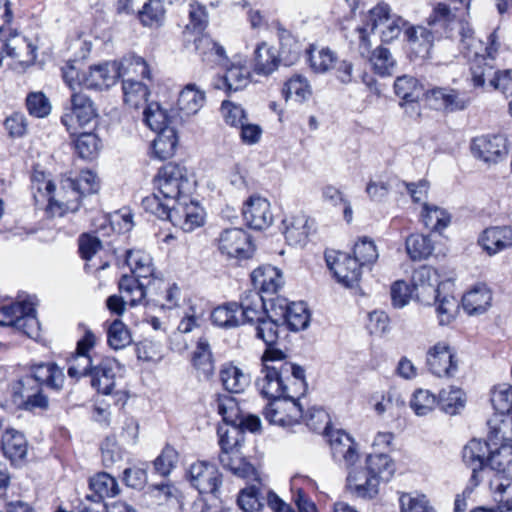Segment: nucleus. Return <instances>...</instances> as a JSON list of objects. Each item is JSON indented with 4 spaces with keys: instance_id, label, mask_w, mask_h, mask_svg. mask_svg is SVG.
<instances>
[{
    "instance_id": "nucleus-60",
    "label": "nucleus",
    "mask_w": 512,
    "mask_h": 512,
    "mask_svg": "<svg viewBox=\"0 0 512 512\" xmlns=\"http://www.w3.org/2000/svg\"><path fill=\"white\" fill-rule=\"evenodd\" d=\"M438 403L437 396L426 389H417L412 396L410 406L419 416L427 415Z\"/></svg>"
},
{
    "instance_id": "nucleus-4",
    "label": "nucleus",
    "mask_w": 512,
    "mask_h": 512,
    "mask_svg": "<svg viewBox=\"0 0 512 512\" xmlns=\"http://www.w3.org/2000/svg\"><path fill=\"white\" fill-rule=\"evenodd\" d=\"M460 25L461 45L467 51L468 57L473 55L470 66L473 85L475 87H483L484 76L486 74H491L493 69V61L495 60L499 49V42L496 31H493L489 34L487 38V45L484 48V53L481 54L478 51V47L482 48V41L474 38V32L470 26L463 23Z\"/></svg>"
},
{
    "instance_id": "nucleus-33",
    "label": "nucleus",
    "mask_w": 512,
    "mask_h": 512,
    "mask_svg": "<svg viewBox=\"0 0 512 512\" xmlns=\"http://www.w3.org/2000/svg\"><path fill=\"white\" fill-rule=\"evenodd\" d=\"M309 220L304 214L291 216L283 220L284 236L291 246H301L306 243L309 235Z\"/></svg>"
},
{
    "instance_id": "nucleus-51",
    "label": "nucleus",
    "mask_w": 512,
    "mask_h": 512,
    "mask_svg": "<svg viewBox=\"0 0 512 512\" xmlns=\"http://www.w3.org/2000/svg\"><path fill=\"white\" fill-rule=\"evenodd\" d=\"M122 90L125 104L132 108H138L146 103L149 96L147 86L139 81L123 80Z\"/></svg>"
},
{
    "instance_id": "nucleus-63",
    "label": "nucleus",
    "mask_w": 512,
    "mask_h": 512,
    "mask_svg": "<svg viewBox=\"0 0 512 512\" xmlns=\"http://www.w3.org/2000/svg\"><path fill=\"white\" fill-rule=\"evenodd\" d=\"M354 258L362 265H370L378 258V252L373 240L363 237L355 243L353 249Z\"/></svg>"
},
{
    "instance_id": "nucleus-40",
    "label": "nucleus",
    "mask_w": 512,
    "mask_h": 512,
    "mask_svg": "<svg viewBox=\"0 0 512 512\" xmlns=\"http://www.w3.org/2000/svg\"><path fill=\"white\" fill-rule=\"evenodd\" d=\"M394 92L405 103H415L425 95L423 85L413 76H399L394 81Z\"/></svg>"
},
{
    "instance_id": "nucleus-22",
    "label": "nucleus",
    "mask_w": 512,
    "mask_h": 512,
    "mask_svg": "<svg viewBox=\"0 0 512 512\" xmlns=\"http://www.w3.org/2000/svg\"><path fill=\"white\" fill-rule=\"evenodd\" d=\"M404 38L408 42L411 51L421 59L430 57L435 41L439 39L426 26L409 25L404 30Z\"/></svg>"
},
{
    "instance_id": "nucleus-32",
    "label": "nucleus",
    "mask_w": 512,
    "mask_h": 512,
    "mask_svg": "<svg viewBox=\"0 0 512 512\" xmlns=\"http://www.w3.org/2000/svg\"><path fill=\"white\" fill-rule=\"evenodd\" d=\"M366 469L371 476L381 481H389L395 473L396 466L389 454L374 451L365 458Z\"/></svg>"
},
{
    "instance_id": "nucleus-55",
    "label": "nucleus",
    "mask_w": 512,
    "mask_h": 512,
    "mask_svg": "<svg viewBox=\"0 0 512 512\" xmlns=\"http://www.w3.org/2000/svg\"><path fill=\"white\" fill-rule=\"evenodd\" d=\"M142 207L157 218L170 221L174 203L161 198L159 193H153L143 198Z\"/></svg>"
},
{
    "instance_id": "nucleus-25",
    "label": "nucleus",
    "mask_w": 512,
    "mask_h": 512,
    "mask_svg": "<svg viewBox=\"0 0 512 512\" xmlns=\"http://www.w3.org/2000/svg\"><path fill=\"white\" fill-rule=\"evenodd\" d=\"M29 374L35 379L36 385L42 389L46 387L60 391L65 381L63 369L52 362L32 365Z\"/></svg>"
},
{
    "instance_id": "nucleus-64",
    "label": "nucleus",
    "mask_w": 512,
    "mask_h": 512,
    "mask_svg": "<svg viewBox=\"0 0 512 512\" xmlns=\"http://www.w3.org/2000/svg\"><path fill=\"white\" fill-rule=\"evenodd\" d=\"M400 512H435L425 495L413 496L402 493L399 498Z\"/></svg>"
},
{
    "instance_id": "nucleus-24",
    "label": "nucleus",
    "mask_w": 512,
    "mask_h": 512,
    "mask_svg": "<svg viewBox=\"0 0 512 512\" xmlns=\"http://www.w3.org/2000/svg\"><path fill=\"white\" fill-rule=\"evenodd\" d=\"M218 459L223 468L233 474L242 478L253 479L258 483L261 482L257 470L241 455L240 450H220Z\"/></svg>"
},
{
    "instance_id": "nucleus-57",
    "label": "nucleus",
    "mask_w": 512,
    "mask_h": 512,
    "mask_svg": "<svg viewBox=\"0 0 512 512\" xmlns=\"http://www.w3.org/2000/svg\"><path fill=\"white\" fill-rule=\"evenodd\" d=\"M94 128L89 132H80L74 141L75 150L79 158L85 161H92L96 156V134Z\"/></svg>"
},
{
    "instance_id": "nucleus-37",
    "label": "nucleus",
    "mask_w": 512,
    "mask_h": 512,
    "mask_svg": "<svg viewBox=\"0 0 512 512\" xmlns=\"http://www.w3.org/2000/svg\"><path fill=\"white\" fill-rule=\"evenodd\" d=\"M219 376L224 389L230 393H241L250 384V376L231 363L222 365Z\"/></svg>"
},
{
    "instance_id": "nucleus-62",
    "label": "nucleus",
    "mask_w": 512,
    "mask_h": 512,
    "mask_svg": "<svg viewBox=\"0 0 512 512\" xmlns=\"http://www.w3.org/2000/svg\"><path fill=\"white\" fill-rule=\"evenodd\" d=\"M189 23L186 25L187 30L201 34L208 26V14L206 7L197 1L189 3Z\"/></svg>"
},
{
    "instance_id": "nucleus-38",
    "label": "nucleus",
    "mask_w": 512,
    "mask_h": 512,
    "mask_svg": "<svg viewBox=\"0 0 512 512\" xmlns=\"http://www.w3.org/2000/svg\"><path fill=\"white\" fill-rule=\"evenodd\" d=\"M205 92L195 84H187L179 93L177 106L185 116L196 114L205 103Z\"/></svg>"
},
{
    "instance_id": "nucleus-59",
    "label": "nucleus",
    "mask_w": 512,
    "mask_h": 512,
    "mask_svg": "<svg viewBox=\"0 0 512 512\" xmlns=\"http://www.w3.org/2000/svg\"><path fill=\"white\" fill-rule=\"evenodd\" d=\"M282 93L286 100L294 98L298 102H303L310 96L311 91L306 79L297 75L285 83Z\"/></svg>"
},
{
    "instance_id": "nucleus-53",
    "label": "nucleus",
    "mask_w": 512,
    "mask_h": 512,
    "mask_svg": "<svg viewBox=\"0 0 512 512\" xmlns=\"http://www.w3.org/2000/svg\"><path fill=\"white\" fill-rule=\"evenodd\" d=\"M237 505L242 512H260L264 507L260 488L250 485L241 489L237 496Z\"/></svg>"
},
{
    "instance_id": "nucleus-13",
    "label": "nucleus",
    "mask_w": 512,
    "mask_h": 512,
    "mask_svg": "<svg viewBox=\"0 0 512 512\" xmlns=\"http://www.w3.org/2000/svg\"><path fill=\"white\" fill-rule=\"evenodd\" d=\"M120 370V364L115 358H102L98 364V394L109 396L115 406H123L127 401V395L123 391L114 390L115 377Z\"/></svg>"
},
{
    "instance_id": "nucleus-21",
    "label": "nucleus",
    "mask_w": 512,
    "mask_h": 512,
    "mask_svg": "<svg viewBox=\"0 0 512 512\" xmlns=\"http://www.w3.org/2000/svg\"><path fill=\"white\" fill-rule=\"evenodd\" d=\"M425 98L435 109L447 112L464 110L469 101L461 97L460 93L451 88L434 87L425 91Z\"/></svg>"
},
{
    "instance_id": "nucleus-42",
    "label": "nucleus",
    "mask_w": 512,
    "mask_h": 512,
    "mask_svg": "<svg viewBox=\"0 0 512 512\" xmlns=\"http://www.w3.org/2000/svg\"><path fill=\"white\" fill-rule=\"evenodd\" d=\"M103 326L107 334V344L111 349L121 350L131 344V332L121 320L106 321Z\"/></svg>"
},
{
    "instance_id": "nucleus-8",
    "label": "nucleus",
    "mask_w": 512,
    "mask_h": 512,
    "mask_svg": "<svg viewBox=\"0 0 512 512\" xmlns=\"http://www.w3.org/2000/svg\"><path fill=\"white\" fill-rule=\"evenodd\" d=\"M487 458L480 455L475 450H463V462L472 470L471 482L477 486L481 478L479 473L489 466L492 470L498 472L497 475L512 472V450H489Z\"/></svg>"
},
{
    "instance_id": "nucleus-44",
    "label": "nucleus",
    "mask_w": 512,
    "mask_h": 512,
    "mask_svg": "<svg viewBox=\"0 0 512 512\" xmlns=\"http://www.w3.org/2000/svg\"><path fill=\"white\" fill-rule=\"evenodd\" d=\"M213 405L216 406L218 413L226 424L232 427L239 424L242 412L234 397L228 394H216Z\"/></svg>"
},
{
    "instance_id": "nucleus-54",
    "label": "nucleus",
    "mask_w": 512,
    "mask_h": 512,
    "mask_svg": "<svg viewBox=\"0 0 512 512\" xmlns=\"http://www.w3.org/2000/svg\"><path fill=\"white\" fill-rule=\"evenodd\" d=\"M441 409L450 415H455L464 407V393L461 389L450 387L448 390L442 389L437 397Z\"/></svg>"
},
{
    "instance_id": "nucleus-43",
    "label": "nucleus",
    "mask_w": 512,
    "mask_h": 512,
    "mask_svg": "<svg viewBox=\"0 0 512 512\" xmlns=\"http://www.w3.org/2000/svg\"><path fill=\"white\" fill-rule=\"evenodd\" d=\"M139 22L144 27H160L165 20V9L161 0H146L136 12Z\"/></svg>"
},
{
    "instance_id": "nucleus-20",
    "label": "nucleus",
    "mask_w": 512,
    "mask_h": 512,
    "mask_svg": "<svg viewBox=\"0 0 512 512\" xmlns=\"http://www.w3.org/2000/svg\"><path fill=\"white\" fill-rule=\"evenodd\" d=\"M93 344L94 334L91 331H88L84 338L78 341L76 353L72 356L67 369V374L70 378L78 380L91 373L92 358L88 351Z\"/></svg>"
},
{
    "instance_id": "nucleus-35",
    "label": "nucleus",
    "mask_w": 512,
    "mask_h": 512,
    "mask_svg": "<svg viewBox=\"0 0 512 512\" xmlns=\"http://www.w3.org/2000/svg\"><path fill=\"white\" fill-rule=\"evenodd\" d=\"M280 61L279 55L273 47L268 46L265 42L259 43L254 50L253 67L258 75H270L277 68Z\"/></svg>"
},
{
    "instance_id": "nucleus-58",
    "label": "nucleus",
    "mask_w": 512,
    "mask_h": 512,
    "mask_svg": "<svg viewBox=\"0 0 512 512\" xmlns=\"http://www.w3.org/2000/svg\"><path fill=\"white\" fill-rule=\"evenodd\" d=\"M491 403L494 410L501 414H509L512 411V386L500 384L494 388L491 396Z\"/></svg>"
},
{
    "instance_id": "nucleus-50",
    "label": "nucleus",
    "mask_w": 512,
    "mask_h": 512,
    "mask_svg": "<svg viewBox=\"0 0 512 512\" xmlns=\"http://www.w3.org/2000/svg\"><path fill=\"white\" fill-rule=\"evenodd\" d=\"M369 60L374 72L382 77L391 76L397 66L390 50L382 46L377 47L372 52Z\"/></svg>"
},
{
    "instance_id": "nucleus-18",
    "label": "nucleus",
    "mask_w": 512,
    "mask_h": 512,
    "mask_svg": "<svg viewBox=\"0 0 512 512\" xmlns=\"http://www.w3.org/2000/svg\"><path fill=\"white\" fill-rule=\"evenodd\" d=\"M471 150L479 159L496 163L508 153L507 139L501 134L479 136L473 139Z\"/></svg>"
},
{
    "instance_id": "nucleus-17",
    "label": "nucleus",
    "mask_w": 512,
    "mask_h": 512,
    "mask_svg": "<svg viewBox=\"0 0 512 512\" xmlns=\"http://www.w3.org/2000/svg\"><path fill=\"white\" fill-rule=\"evenodd\" d=\"M170 222L184 232H192L204 224V211L188 197L174 204Z\"/></svg>"
},
{
    "instance_id": "nucleus-56",
    "label": "nucleus",
    "mask_w": 512,
    "mask_h": 512,
    "mask_svg": "<svg viewBox=\"0 0 512 512\" xmlns=\"http://www.w3.org/2000/svg\"><path fill=\"white\" fill-rule=\"evenodd\" d=\"M123 63L117 61L98 64V89L115 85L122 75Z\"/></svg>"
},
{
    "instance_id": "nucleus-29",
    "label": "nucleus",
    "mask_w": 512,
    "mask_h": 512,
    "mask_svg": "<svg viewBox=\"0 0 512 512\" xmlns=\"http://www.w3.org/2000/svg\"><path fill=\"white\" fill-rule=\"evenodd\" d=\"M479 242L488 254L493 255L512 246V227H490L484 230Z\"/></svg>"
},
{
    "instance_id": "nucleus-45",
    "label": "nucleus",
    "mask_w": 512,
    "mask_h": 512,
    "mask_svg": "<svg viewBox=\"0 0 512 512\" xmlns=\"http://www.w3.org/2000/svg\"><path fill=\"white\" fill-rule=\"evenodd\" d=\"M305 52L311 69L316 73L327 72L336 62V56L329 48L318 49L310 44Z\"/></svg>"
},
{
    "instance_id": "nucleus-34",
    "label": "nucleus",
    "mask_w": 512,
    "mask_h": 512,
    "mask_svg": "<svg viewBox=\"0 0 512 512\" xmlns=\"http://www.w3.org/2000/svg\"><path fill=\"white\" fill-rule=\"evenodd\" d=\"M492 300L490 290L484 284H478L462 297L463 309L469 314H480L487 310Z\"/></svg>"
},
{
    "instance_id": "nucleus-49",
    "label": "nucleus",
    "mask_w": 512,
    "mask_h": 512,
    "mask_svg": "<svg viewBox=\"0 0 512 512\" xmlns=\"http://www.w3.org/2000/svg\"><path fill=\"white\" fill-rule=\"evenodd\" d=\"M422 221L425 227L431 231H441L449 225L451 217L446 210L425 203L422 210Z\"/></svg>"
},
{
    "instance_id": "nucleus-39",
    "label": "nucleus",
    "mask_w": 512,
    "mask_h": 512,
    "mask_svg": "<svg viewBox=\"0 0 512 512\" xmlns=\"http://www.w3.org/2000/svg\"><path fill=\"white\" fill-rule=\"evenodd\" d=\"M132 226V215L130 213L115 212L98 215V233L101 232L103 236H108L111 232H127L131 230Z\"/></svg>"
},
{
    "instance_id": "nucleus-30",
    "label": "nucleus",
    "mask_w": 512,
    "mask_h": 512,
    "mask_svg": "<svg viewBox=\"0 0 512 512\" xmlns=\"http://www.w3.org/2000/svg\"><path fill=\"white\" fill-rule=\"evenodd\" d=\"M251 281L255 292L274 294L282 285L281 272L273 267H259L251 273Z\"/></svg>"
},
{
    "instance_id": "nucleus-14",
    "label": "nucleus",
    "mask_w": 512,
    "mask_h": 512,
    "mask_svg": "<svg viewBox=\"0 0 512 512\" xmlns=\"http://www.w3.org/2000/svg\"><path fill=\"white\" fill-rule=\"evenodd\" d=\"M191 485L200 494L216 495L222 484V477L217 467L206 461L192 464L188 470Z\"/></svg>"
},
{
    "instance_id": "nucleus-41",
    "label": "nucleus",
    "mask_w": 512,
    "mask_h": 512,
    "mask_svg": "<svg viewBox=\"0 0 512 512\" xmlns=\"http://www.w3.org/2000/svg\"><path fill=\"white\" fill-rule=\"evenodd\" d=\"M180 296L179 287L174 284H168L163 279L161 288H152L151 293L142 304H149L152 302L162 308L172 309L178 305Z\"/></svg>"
},
{
    "instance_id": "nucleus-19",
    "label": "nucleus",
    "mask_w": 512,
    "mask_h": 512,
    "mask_svg": "<svg viewBox=\"0 0 512 512\" xmlns=\"http://www.w3.org/2000/svg\"><path fill=\"white\" fill-rule=\"evenodd\" d=\"M242 215L246 225L254 230L266 229L273 221L269 201L260 196H251L245 202Z\"/></svg>"
},
{
    "instance_id": "nucleus-36",
    "label": "nucleus",
    "mask_w": 512,
    "mask_h": 512,
    "mask_svg": "<svg viewBox=\"0 0 512 512\" xmlns=\"http://www.w3.org/2000/svg\"><path fill=\"white\" fill-rule=\"evenodd\" d=\"M489 432L484 444L487 448L495 446L496 448H512V423L507 420L487 422Z\"/></svg>"
},
{
    "instance_id": "nucleus-52",
    "label": "nucleus",
    "mask_w": 512,
    "mask_h": 512,
    "mask_svg": "<svg viewBox=\"0 0 512 512\" xmlns=\"http://www.w3.org/2000/svg\"><path fill=\"white\" fill-rule=\"evenodd\" d=\"M283 373L289 383V389L295 396V401L299 402V398L303 396L307 389L305 380V370L296 364H282Z\"/></svg>"
},
{
    "instance_id": "nucleus-12",
    "label": "nucleus",
    "mask_w": 512,
    "mask_h": 512,
    "mask_svg": "<svg viewBox=\"0 0 512 512\" xmlns=\"http://www.w3.org/2000/svg\"><path fill=\"white\" fill-rule=\"evenodd\" d=\"M26 54L23 62H32L36 59V47L25 37H21L10 28H0V67L5 57L20 59Z\"/></svg>"
},
{
    "instance_id": "nucleus-61",
    "label": "nucleus",
    "mask_w": 512,
    "mask_h": 512,
    "mask_svg": "<svg viewBox=\"0 0 512 512\" xmlns=\"http://www.w3.org/2000/svg\"><path fill=\"white\" fill-rule=\"evenodd\" d=\"M490 489L495 494L496 500L505 506L511 507L512 505V477L504 475H495L490 480Z\"/></svg>"
},
{
    "instance_id": "nucleus-23",
    "label": "nucleus",
    "mask_w": 512,
    "mask_h": 512,
    "mask_svg": "<svg viewBox=\"0 0 512 512\" xmlns=\"http://www.w3.org/2000/svg\"><path fill=\"white\" fill-rule=\"evenodd\" d=\"M223 76L218 77L213 83L215 89L224 90L230 94L244 89L251 80V73L247 66L231 63L226 65Z\"/></svg>"
},
{
    "instance_id": "nucleus-16",
    "label": "nucleus",
    "mask_w": 512,
    "mask_h": 512,
    "mask_svg": "<svg viewBox=\"0 0 512 512\" xmlns=\"http://www.w3.org/2000/svg\"><path fill=\"white\" fill-rule=\"evenodd\" d=\"M276 305L281 324H286L291 331L306 329L310 322V312L303 301L288 303L284 298L270 299Z\"/></svg>"
},
{
    "instance_id": "nucleus-31",
    "label": "nucleus",
    "mask_w": 512,
    "mask_h": 512,
    "mask_svg": "<svg viewBox=\"0 0 512 512\" xmlns=\"http://www.w3.org/2000/svg\"><path fill=\"white\" fill-rule=\"evenodd\" d=\"M211 321L214 325L222 328H234L244 325L242 298L240 303L231 302L215 308L211 312Z\"/></svg>"
},
{
    "instance_id": "nucleus-1",
    "label": "nucleus",
    "mask_w": 512,
    "mask_h": 512,
    "mask_svg": "<svg viewBox=\"0 0 512 512\" xmlns=\"http://www.w3.org/2000/svg\"><path fill=\"white\" fill-rule=\"evenodd\" d=\"M93 43L91 41H81L78 58L69 61L62 68V76L65 83L74 92L71 96L72 113L80 127H84L96 118V108L94 102L86 91L96 90V77L94 71L96 64H90L84 67L83 60L91 52Z\"/></svg>"
},
{
    "instance_id": "nucleus-27",
    "label": "nucleus",
    "mask_w": 512,
    "mask_h": 512,
    "mask_svg": "<svg viewBox=\"0 0 512 512\" xmlns=\"http://www.w3.org/2000/svg\"><path fill=\"white\" fill-rule=\"evenodd\" d=\"M191 363L199 379L208 380L214 375L215 361L206 337H200L197 340L196 347L192 352Z\"/></svg>"
},
{
    "instance_id": "nucleus-46",
    "label": "nucleus",
    "mask_w": 512,
    "mask_h": 512,
    "mask_svg": "<svg viewBox=\"0 0 512 512\" xmlns=\"http://www.w3.org/2000/svg\"><path fill=\"white\" fill-rule=\"evenodd\" d=\"M405 246L407 254L413 261L427 259L434 250L431 239L422 234H411L406 239Z\"/></svg>"
},
{
    "instance_id": "nucleus-26",
    "label": "nucleus",
    "mask_w": 512,
    "mask_h": 512,
    "mask_svg": "<svg viewBox=\"0 0 512 512\" xmlns=\"http://www.w3.org/2000/svg\"><path fill=\"white\" fill-rule=\"evenodd\" d=\"M426 22V27L440 40L451 36L453 25L456 24V16L447 4L438 3Z\"/></svg>"
},
{
    "instance_id": "nucleus-3",
    "label": "nucleus",
    "mask_w": 512,
    "mask_h": 512,
    "mask_svg": "<svg viewBox=\"0 0 512 512\" xmlns=\"http://www.w3.org/2000/svg\"><path fill=\"white\" fill-rule=\"evenodd\" d=\"M265 302L264 296L255 291H248L242 296L245 324L254 325L256 338L270 346L277 343L278 329L282 324L276 305L271 302V308L267 309Z\"/></svg>"
},
{
    "instance_id": "nucleus-5",
    "label": "nucleus",
    "mask_w": 512,
    "mask_h": 512,
    "mask_svg": "<svg viewBox=\"0 0 512 512\" xmlns=\"http://www.w3.org/2000/svg\"><path fill=\"white\" fill-rule=\"evenodd\" d=\"M154 182L159 194L174 204L190 197L192 183L183 165L168 162L158 170Z\"/></svg>"
},
{
    "instance_id": "nucleus-10",
    "label": "nucleus",
    "mask_w": 512,
    "mask_h": 512,
    "mask_svg": "<svg viewBox=\"0 0 512 512\" xmlns=\"http://www.w3.org/2000/svg\"><path fill=\"white\" fill-rule=\"evenodd\" d=\"M218 249L228 258L249 259L254 252L250 235L241 228L223 230L218 237Z\"/></svg>"
},
{
    "instance_id": "nucleus-6",
    "label": "nucleus",
    "mask_w": 512,
    "mask_h": 512,
    "mask_svg": "<svg viewBox=\"0 0 512 512\" xmlns=\"http://www.w3.org/2000/svg\"><path fill=\"white\" fill-rule=\"evenodd\" d=\"M0 326L10 327L30 338L38 337L40 325L32 298L0 304Z\"/></svg>"
},
{
    "instance_id": "nucleus-7",
    "label": "nucleus",
    "mask_w": 512,
    "mask_h": 512,
    "mask_svg": "<svg viewBox=\"0 0 512 512\" xmlns=\"http://www.w3.org/2000/svg\"><path fill=\"white\" fill-rule=\"evenodd\" d=\"M261 373L263 376L256 381L260 394L271 402L280 399L290 400L293 408L300 415L301 405L295 401V396L292 394L291 389H289V383L283 373V367L280 365L279 367L266 366V368H262Z\"/></svg>"
},
{
    "instance_id": "nucleus-11",
    "label": "nucleus",
    "mask_w": 512,
    "mask_h": 512,
    "mask_svg": "<svg viewBox=\"0 0 512 512\" xmlns=\"http://www.w3.org/2000/svg\"><path fill=\"white\" fill-rule=\"evenodd\" d=\"M325 260L338 282L347 287H353L359 282L362 265L353 256L332 252L325 254Z\"/></svg>"
},
{
    "instance_id": "nucleus-48",
    "label": "nucleus",
    "mask_w": 512,
    "mask_h": 512,
    "mask_svg": "<svg viewBox=\"0 0 512 512\" xmlns=\"http://www.w3.org/2000/svg\"><path fill=\"white\" fill-rule=\"evenodd\" d=\"M177 144L178 137L174 129L157 132L152 144L153 153L159 160H166L175 154Z\"/></svg>"
},
{
    "instance_id": "nucleus-2",
    "label": "nucleus",
    "mask_w": 512,
    "mask_h": 512,
    "mask_svg": "<svg viewBox=\"0 0 512 512\" xmlns=\"http://www.w3.org/2000/svg\"><path fill=\"white\" fill-rule=\"evenodd\" d=\"M124 263L130 268L131 274L120 278L119 292L130 306H137L146 300L152 288H161L163 278L156 274L152 257L143 250H126Z\"/></svg>"
},
{
    "instance_id": "nucleus-47",
    "label": "nucleus",
    "mask_w": 512,
    "mask_h": 512,
    "mask_svg": "<svg viewBox=\"0 0 512 512\" xmlns=\"http://www.w3.org/2000/svg\"><path fill=\"white\" fill-rule=\"evenodd\" d=\"M143 119L146 125L155 132L173 130L170 128V117L157 103H151L145 108Z\"/></svg>"
},
{
    "instance_id": "nucleus-9",
    "label": "nucleus",
    "mask_w": 512,
    "mask_h": 512,
    "mask_svg": "<svg viewBox=\"0 0 512 512\" xmlns=\"http://www.w3.org/2000/svg\"><path fill=\"white\" fill-rule=\"evenodd\" d=\"M367 25L371 32H374L379 26H384L381 30V40L389 43L398 38L402 30L409 26V23L400 16L391 15L390 6L381 2L369 11Z\"/></svg>"
},
{
    "instance_id": "nucleus-28",
    "label": "nucleus",
    "mask_w": 512,
    "mask_h": 512,
    "mask_svg": "<svg viewBox=\"0 0 512 512\" xmlns=\"http://www.w3.org/2000/svg\"><path fill=\"white\" fill-rule=\"evenodd\" d=\"M277 36L280 45L278 55L281 63L284 66L295 64L303 52V44L296 36L281 25L277 27Z\"/></svg>"
},
{
    "instance_id": "nucleus-15",
    "label": "nucleus",
    "mask_w": 512,
    "mask_h": 512,
    "mask_svg": "<svg viewBox=\"0 0 512 512\" xmlns=\"http://www.w3.org/2000/svg\"><path fill=\"white\" fill-rule=\"evenodd\" d=\"M426 364L429 371L437 377H453L458 370L455 353L444 342H439L428 350Z\"/></svg>"
}]
</instances>
